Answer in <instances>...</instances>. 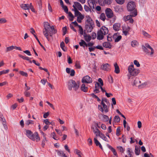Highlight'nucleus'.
I'll return each instance as SVG.
<instances>
[{"label": "nucleus", "mask_w": 157, "mask_h": 157, "mask_svg": "<svg viewBox=\"0 0 157 157\" xmlns=\"http://www.w3.org/2000/svg\"><path fill=\"white\" fill-rule=\"evenodd\" d=\"M44 28L43 29V33L48 40L49 41L48 35L52 36L53 34L56 33L57 31L55 29L54 26H51L48 22H44Z\"/></svg>", "instance_id": "f257e3e1"}, {"label": "nucleus", "mask_w": 157, "mask_h": 157, "mask_svg": "<svg viewBox=\"0 0 157 157\" xmlns=\"http://www.w3.org/2000/svg\"><path fill=\"white\" fill-rule=\"evenodd\" d=\"M86 18L85 28L88 32L90 33L94 27V22L89 16L86 15Z\"/></svg>", "instance_id": "f03ea898"}, {"label": "nucleus", "mask_w": 157, "mask_h": 157, "mask_svg": "<svg viewBox=\"0 0 157 157\" xmlns=\"http://www.w3.org/2000/svg\"><path fill=\"white\" fill-rule=\"evenodd\" d=\"M142 48L144 52L148 56L152 57L154 54V50L148 44L146 43L144 45L142 46Z\"/></svg>", "instance_id": "7ed1b4c3"}, {"label": "nucleus", "mask_w": 157, "mask_h": 157, "mask_svg": "<svg viewBox=\"0 0 157 157\" xmlns=\"http://www.w3.org/2000/svg\"><path fill=\"white\" fill-rule=\"evenodd\" d=\"M128 76L129 79H130L131 76L134 77L137 75L140 72L138 69L134 68V65L132 63H131V65L128 67Z\"/></svg>", "instance_id": "20e7f679"}, {"label": "nucleus", "mask_w": 157, "mask_h": 157, "mask_svg": "<svg viewBox=\"0 0 157 157\" xmlns=\"http://www.w3.org/2000/svg\"><path fill=\"white\" fill-rule=\"evenodd\" d=\"M108 33V30L107 28L102 26L97 33V39L99 40H101L104 38V35Z\"/></svg>", "instance_id": "39448f33"}, {"label": "nucleus", "mask_w": 157, "mask_h": 157, "mask_svg": "<svg viewBox=\"0 0 157 157\" xmlns=\"http://www.w3.org/2000/svg\"><path fill=\"white\" fill-rule=\"evenodd\" d=\"M79 84L77 83L73 80H71L68 82V88L70 90L73 89V90L77 91L79 88Z\"/></svg>", "instance_id": "423d86ee"}, {"label": "nucleus", "mask_w": 157, "mask_h": 157, "mask_svg": "<svg viewBox=\"0 0 157 157\" xmlns=\"http://www.w3.org/2000/svg\"><path fill=\"white\" fill-rule=\"evenodd\" d=\"M137 14V11L134 10V12L132 13L130 15L124 16L123 17V20L125 21H129L130 23H132L134 20L132 18V17H135Z\"/></svg>", "instance_id": "0eeeda50"}, {"label": "nucleus", "mask_w": 157, "mask_h": 157, "mask_svg": "<svg viewBox=\"0 0 157 157\" xmlns=\"http://www.w3.org/2000/svg\"><path fill=\"white\" fill-rule=\"evenodd\" d=\"M136 5L134 2L131 1L129 2L127 4V8L128 11H133V12L134 10H135Z\"/></svg>", "instance_id": "6e6552de"}, {"label": "nucleus", "mask_w": 157, "mask_h": 157, "mask_svg": "<svg viewBox=\"0 0 157 157\" xmlns=\"http://www.w3.org/2000/svg\"><path fill=\"white\" fill-rule=\"evenodd\" d=\"M101 105H99L98 107L100 111L102 112L107 113L108 111V109L107 106L105 104H101Z\"/></svg>", "instance_id": "1a4fd4ad"}, {"label": "nucleus", "mask_w": 157, "mask_h": 157, "mask_svg": "<svg viewBox=\"0 0 157 157\" xmlns=\"http://www.w3.org/2000/svg\"><path fill=\"white\" fill-rule=\"evenodd\" d=\"M105 13L106 16L108 18H112L113 15V11L109 8H107L106 9Z\"/></svg>", "instance_id": "9d476101"}, {"label": "nucleus", "mask_w": 157, "mask_h": 157, "mask_svg": "<svg viewBox=\"0 0 157 157\" xmlns=\"http://www.w3.org/2000/svg\"><path fill=\"white\" fill-rule=\"evenodd\" d=\"M82 83H90L92 82V80L90 77L86 75L82 78Z\"/></svg>", "instance_id": "9b49d317"}, {"label": "nucleus", "mask_w": 157, "mask_h": 157, "mask_svg": "<svg viewBox=\"0 0 157 157\" xmlns=\"http://www.w3.org/2000/svg\"><path fill=\"white\" fill-rule=\"evenodd\" d=\"M74 9L76 8L78 10L80 11H82V7L81 4L78 2H74V4L73 6Z\"/></svg>", "instance_id": "f8f14e48"}, {"label": "nucleus", "mask_w": 157, "mask_h": 157, "mask_svg": "<svg viewBox=\"0 0 157 157\" xmlns=\"http://www.w3.org/2000/svg\"><path fill=\"white\" fill-rule=\"evenodd\" d=\"M113 0H99V4L102 6H104L105 4L110 5V4Z\"/></svg>", "instance_id": "ddd939ff"}, {"label": "nucleus", "mask_w": 157, "mask_h": 157, "mask_svg": "<svg viewBox=\"0 0 157 157\" xmlns=\"http://www.w3.org/2000/svg\"><path fill=\"white\" fill-rule=\"evenodd\" d=\"M87 2L89 6L94 11V10L95 9V7L96 6L95 1L93 0H88Z\"/></svg>", "instance_id": "4468645a"}, {"label": "nucleus", "mask_w": 157, "mask_h": 157, "mask_svg": "<svg viewBox=\"0 0 157 157\" xmlns=\"http://www.w3.org/2000/svg\"><path fill=\"white\" fill-rule=\"evenodd\" d=\"M32 138H30L33 141H36L37 142L40 140V138L38 136V133L37 132H35L32 136Z\"/></svg>", "instance_id": "2eb2a0df"}, {"label": "nucleus", "mask_w": 157, "mask_h": 157, "mask_svg": "<svg viewBox=\"0 0 157 157\" xmlns=\"http://www.w3.org/2000/svg\"><path fill=\"white\" fill-rule=\"evenodd\" d=\"M91 128L93 130L94 133L95 134L96 136H99L101 132L97 128H95L93 126H92Z\"/></svg>", "instance_id": "dca6fc26"}, {"label": "nucleus", "mask_w": 157, "mask_h": 157, "mask_svg": "<svg viewBox=\"0 0 157 157\" xmlns=\"http://www.w3.org/2000/svg\"><path fill=\"white\" fill-rule=\"evenodd\" d=\"M119 34L118 33H115L113 36V38L114 39L115 42H118L121 38V36L120 35L118 36Z\"/></svg>", "instance_id": "f3484780"}, {"label": "nucleus", "mask_w": 157, "mask_h": 157, "mask_svg": "<svg viewBox=\"0 0 157 157\" xmlns=\"http://www.w3.org/2000/svg\"><path fill=\"white\" fill-rule=\"evenodd\" d=\"M109 65L108 63H105L103 64L101 66V68L103 70L108 71L109 70Z\"/></svg>", "instance_id": "a211bd4d"}, {"label": "nucleus", "mask_w": 157, "mask_h": 157, "mask_svg": "<svg viewBox=\"0 0 157 157\" xmlns=\"http://www.w3.org/2000/svg\"><path fill=\"white\" fill-rule=\"evenodd\" d=\"M121 24L118 23H116L113 25V29L116 31H118L120 29Z\"/></svg>", "instance_id": "6ab92c4d"}, {"label": "nucleus", "mask_w": 157, "mask_h": 157, "mask_svg": "<svg viewBox=\"0 0 157 157\" xmlns=\"http://www.w3.org/2000/svg\"><path fill=\"white\" fill-rule=\"evenodd\" d=\"M99 87H100L99 83L97 82L95 85V89L94 90V92L95 93H98L100 92Z\"/></svg>", "instance_id": "aec40b11"}, {"label": "nucleus", "mask_w": 157, "mask_h": 157, "mask_svg": "<svg viewBox=\"0 0 157 157\" xmlns=\"http://www.w3.org/2000/svg\"><path fill=\"white\" fill-rule=\"evenodd\" d=\"M103 46L106 48H109L110 49L112 46L110 43L108 42H104L103 44Z\"/></svg>", "instance_id": "412c9836"}, {"label": "nucleus", "mask_w": 157, "mask_h": 157, "mask_svg": "<svg viewBox=\"0 0 157 157\" xmlns=\"http://www.w3.org/2000/svg\"><path fill=\"white\" fill-rule=\"evenodd\" d=\"M114 65L115 68L114 72L116 74L119 73L120 72V70L117 64L116 63L114 64Z\"/></svg>", "instance_id": "4be33fe9"}, {"label": "nucleus", "mask_w": 157, "mask_h": 157, "mask_svg": "<svg viewBox=\"0 0 157 157\" xmlns=\"http://www.w3.org/2000/svg\"><path fill=\"white\" fill-rule=\"evenodd\" d=\"M21 8L24 10H29V4H22L20 5Z\"/></svg>", "instance_id": "5701e85b"}, {"label": "nucleus", "mask_w": 157, "mask_h": 157, "mask_svg": "<svg viewBox=\"0 0 157 157\" xmlns=\"http://www.w3.org/2000/svg\"><path fill=\"white\" fill-rule=\"evenodd\" d=\"M26 136L30 139L32 138V136L33 135L32 132L29 130H27L26 131Z\"/></svg>", "instance_id": "b1692460"}, {"label": "nucleus", "mask_w": 157, "mask_h": 157, "mask_svg": "<svg viewBox=\"0 0 157 157\" xmlns=\"http://www.w3.org/2000/svg\"><path fill=\"white\" fill-rule=\"evenodd\" d=\"M81 89L82 91L86 92L87 91L88 88L85 86L84 84L83 83L81 85Z\"/></svg>", "instance_id": "393cba45"}, {"label": "nucleus", "mask_w": 157, "mask_h": 157, "mask_svg": "<svg viewBox=\"0 0 157 157\" xmlns=\"http://www.w3.org/2000/svg\"><path fill=\"white\" fill-rule=\"evenodd\" d=\"M107 146L111 150L112 152H113V154L117 156V154L115 150L111 146L109 145V144H107Z\"/></svg>", "instance_id": "a878e982"}, {"label": "nucleus", "mask_w": 157, "mask_h": 157, "mask_svg": "<svg viewBox=\"0 0 157 157\" xmlns=\"http://www.w3.org/2000/svg\"><path fill=\"white\" fill-rule=\"evenodd\" d=\"M94 143L97 146H98L101 149H102V146L99 141L97 140V138H94Z\"/></svg>", "instance_id": "bb28decb"}, {"label": "nucleus", "mask_w": 157, "mask_h": 157, "mask_svg": "<svg viewBox=\"0 0 157 157\" xmlns=\"http://www.w3.org/2000/svg\"><path fill=\"white\" fill-rule=\"evenodd\" d=\"M139 83H141V82L139 81L138 78H136L134 81V85L136 86H140V85Z\"/></svg>", "instance_id": "cd10ccee"}, {"label": "nucleus", "mask_w": 157, "mask_h": 157, "mask_svg": "<svg viewBox=\"0 0 157 157\" xmlns=\"http://www.w3.org/2000/svg\"><path fill=\"white\" fill-rule=\"evenodd\" d=\"M41 133L43 135L44 139L42 141L41 145L43 147H44L45 144V142L47 141L46 138L45 136V134L42 132H41Z\"/></svg>", "instance_id": "c85d7f7f"}, {"label": "nucleus", "mask_w": 157, "mask_h": 157, "mask_svg": "<svg viewBox=\"0 0 157 157\" xmlns=\"http://www.w3.org/2000/svg\"><path fill=\"white\" fill-rule=\"evenodd\" d=\"M84 16L82 14L77 17V21L78 23H81L82 20L84 18Z\"/></svg>", "instance_id": "c756f323"}, {"label": "nucleus", "mask_w": 157, "mask_h": 157, "mask_svg": "<svg viewBox=\"0 0 157 157\" xmlns=\"http://www.w3.org/2000/svg\"><path fill=\"white\" fill-rule=\"evenodd\" d=\"M117 150L121 153H123L125 151L124 148L122 146H117Z\"/></svg>", "instance_id": "7c9ffc66"}, {"label": "nucleus", "mask_w": 157, "mask_h": 157, "mask_svg": "<svg viewBox=\"0 0 157 157\" xmlns=\"http://www.w3.org/2000/svg\"><path fill=\"white\" fill-rule=\"evenodd\" d=\"M73 11L75 12V16H79L82 14L80 12L77 10L76 8H75V9H74L73 10Z\"/></svg>", "instance_id": "2f4dec72"}, {"label": "nucleus", "mask_w": 157, "mask_h": 157, "mask_svg": "<svg viewBox=\"0 0 157 157\" xmlns=\"http://www.w3.org/2000/svg\"><path fill=\"white\" fill-rule=\"evenodd\" d=\"M14 49V46L12 45L10 46L7 47L6 50V52H7L10 51Z\"/></svg>", "instance_id": "473e14b6"}, {"label": "nucleus", "mask_w": 157, "mask_h": 157, "mask_svg": "<svg viewBox=\"0 0 157 157\" xmlns=\"http://www.w3.org/2000/svg\"><path fill=\"white\" fill-rule=\"evenodd\" d=\"M84 37L85 40L87 42L89 41L91 39V37L90 35H84Z\"/></svg>", "instance_id": "72a5a7b5"}, {"label": "nucleus", "mask_w": 157, "mask_h": 157, "mask_svg": "<svg viewBox=\"0 0 157 157\" xmlns=\"http://www.w3.org/2000/svg\"><path fill=\"white\" fill-rule=\"evenodd\" d=\"M123 8L121 7H116L115 8V11L117 12H120L123 11Z\"/></svg>", "instance_id": "f704fd0d"}, {"label": "nucleus", "mask_w": 157, "mask_h": 157, "mask_svg": "<svg viewBox=\"0 0 157 157\" xmlns=\"http://www.w3.org/2000/svg\"><path fill=\"white\" fill-rule=\"evenodd\" d=\"M140 147H138L136 146H135V154L136 155H138L140 154Z\"/></svg>", "instance_id": "c9c22d12"}, {"label": "nucleus", "mask_w": 157, "mask_h": 157, "mask_svg": "<svg viewBox=\"0 0 157 157\" xmlns=\"http://www.w3.org/2000/svg\"><path fill=\"white\" fill-rule=\"evenodd\" d=\"M100 18L101 20L104 21L106 18L105 14L104 13H101L100 15Z\"/></svg>", "instance_id": "e433bc0d"}, {"label": "nucleus", "mask_w": 157, "mask_h": 157, "mask_svg": "<svg viewBox=\"0 0 157 157\" xmlns=\"http://www.w3.org/2000/svg\"><path fill=\"white\" fill-rule=\"evenodd\" d=\"M142 33L143 35L148 38H151V36L149 34L147 33L144 31H142Z\"/></svg>", "instance_id": "4c0bfd02"}, {"label": "nucleus", "mask_w": 157, "mask_h": 157, "mask_svg": "<svg viewBox=\"0 0 157 157\" xmlns=\"http://www.w3.org/2000/svg\"><path fill=\"white\" fill-rule=\"evenodd\" d=\"M34 124L33 121L32 120H27V121L25 123L26 125L28 126L30 124Z\"/></svg>", "instance_id": "58836bf2"}, {"label": "nucleus", "mask_w": 157, "mask_h": 157, "mask_svg": "<svg viewBox=\"0 0 157 157\" xmlns=\"http://www.w3.org/2000/svg\"><path fill=\"white\" fill-rule=\"evenodd\" d=\"M122 29H123V30H124V31H127L128 32L130 30L131 28H130V27H129L128 26H124L123 27Z\"/></svg>", "instance_id": "ea45409f"}, {"label": "nucleus", "mask_w": 157, "mask_h": 157, "mask_svg": "<svg viewBox=\"0 0 157 157\" xmlns=\"http://www.w3.org/2000/svg\"><path fill=\"white\" fill-rule=\"evenodd\" d=\"M120 121V117L118 116H115L114 118V121L115 122H118Z\"/></svg>", "instance_id": "a19ab883"}, {"label": "nucleus", "mask_w": 157, "mask_h": 157, "mask_svg": "<svg viewBox=\"0 0 157 157\" xmlns=\"http://www.w3.org/2000/svg\"><path fill=\"white\" fill-rule=\"evenodd\" d=\"M109 103L108 101L106 98H103L102 99L101 104H105L106 103V104H108Z\"/></svg>", "instance_id": "79ce46f5"}, {"label": "nucleus", "mask_w": 157, "mask_h": 157, "mask_svg": "<svg viewBox=\"0 0 157 157\" xmlns=\"http://www.w3.org/2000/svg\"><path fill=\"white\" fill-rule=\"evenodd\" d=\"M116 2L119 4L122 5L125 2V0H115Z\"/></svg>", "instance_id": "37998d69"}, {"label": "nucleus", "mask_w": 157, "mask_h": 157, "mask_svg": "<svg viewBox=\"0 0 157 157\" xmlns=\"http://www.w3.org/2000/svg\"><path fill=\"white\" fill-rule=\"evenodd\" d=\"M65 44L64 43L63 41L61 42L60 44V47L64 51H66V49L64 48Z\"/></svg>", "instance_id": "c03bdc74"}, {"label": "nucleus", "mask_w": 157, "mask_h": 157, "mask_svg": "<svg viewBox=\"0 0 157 157\" xmlns=\"http://www.w3.org/2000/svg\"><path fill=\"white\" fill-rule=\"evenodd\" d=\"M131 45L133 47H134L138 44V43L136 40L132 41L131 42Z\"/></svg>", "instance_id": "a18cd8bd"}, {"label": "nucleus", "mask_w": 157, "mask_h": 157, "mask_svg": "<svg viewBox=\"0 0 157 157\" xmlns=\"http://www.w3.org/2000/svg\"><path fill=\"white\" fill-rule=\"evenodd\" d=\"M78 27L79 28V33L81 35H82L83 34V30L82 28L80 25H78Z\"/></svg>", "instance_id": "49530a36"}, {"label": "nucleus", "mask_w": 157, "mask_h": 157, "mask_svg": "<svg viewBox=\"0 0 157 157\" xmlns=\"http://www.w3.org/2000/svg\"><path fill=\"white\" fill-rule=\"evenodd\" d=\"M120 132H121V127H118L117 129L116 133V135L117 136H119L120 135Z\"/></svg>", "instance_id": "de8ad7c7"}, {"label": "nucleus", "mask_w": 157, "mask_h": 157, "mask_svg": "<svg viewBox=\"0 0 157 157\" xmlns=\"http://www.w3.org/2000/svg\"><path fill=\"white\" fill-rule=\"evenodd\" d=\"M127 151L128 153V155L129 156V157H132V153H133V152L132 151H130V148H128L127 149Z\"/></svg>", "instance_id": "09e8293b"}, {"label": "nucleus", "mask_w": 157, "mask_h": 157, "mask_svg": "<svg viewBox=\"0 0 157 157\" xmlns=\"http://www.w3.org/2000/svg\"><path fill=\"white\" fill-rule=\"evenodd\" d=\"M18 56L24 59H25L27 60H29V58L28 57H25L21 55H19Z\"/></svg>", "instance_id": "8fccbe9b"}, {"label": "nucleus", "mask_w": 157, "mask_h": 157, "mask_svg": "<svg viewBox=\"0 0 157 157\" xmlns=\"http://www.w3.org/2000/svg\"><path fill=\"white\" fill-rule=\"evenodd\" d=\"M9 70H3L2 71H0V75H1L2 74H6L9 72Z\"/></svg>", "instance_id": "3c124183"}, {"label": "nucleus", "mask_w": 157, "mask_h": 157, "mask_svg": "<svg viewBox=\"0 0 157 157\" xmlns=\"http://www.w3.org/2000/svg\"><path fill=\"white\" fill-rule=\"evenodd\" d=\"M84 9L87 12L91 11L90 9L88 6L86 5H84Z\"/></svg>", "instance_id": "603ef678"}, {"label": "nucleus", "mask_w": 157, "mask_h": 157, "mask_svg": "<svg viewBox=\"0 0 157 157\" xmlns=\"http://www.w3.org/2000/svg\"><path fill=\"white\" fill-rule=\"evenodd\" d=\"M102 116L104 121L106 122L107 121H108L109 118L107 116L103 115H102Z\"/></svg>", "instance_id": "864d4df0"}, {"label": "nucleus", "mask_w": 157, "mask_h": 157, "mask_svg": "<svg viewBox=\"0 0 157 157\" xmlns=\"http://www.w3.org/2000/svg\"><path fill=\"white\" fill-rule=\"evenodd\" d=\"M75 67L78 69H80L81 67L80 63L78 61H76L75 64Z\"/></svg>", "instance_id": "5fc2aeb1"}, {"label": "nucleus", "mask_w": 157, "mask_h": 157, "mask_svg": "<svg viewBox=\"0 0 157 157\" xmlns=\"http://www.w3.org/2000/svg\"><path fill=\"white\" fill-rule=\"evenodd\" d=\"M44 122L45 123L46 125H48L52 124L51 122H50L48 119H46L44 120Z\"/></svg>", "instance_id": "6e6d98bb"}, {"label": "nucleus", "mask_w": 157, "mask_h": 157, "mask_svg": "<svg viewBox=\"0 0 157 157\" xmlns=\"http://www.w3.org/2000/svg\"><path fill=\"white\" fill-rule=\"evenodd\" d=\"M19 73L21 75L23 76L27 77L28 76V74L27 73L24 72L23 71H20L19 72Z\"/></svg>", "instance_id": "4d7b16f0"}, {"label": "nucleus", "mask_w": 157, "mask_h": 157, "mask_svg": "<svg viewBox=\"0 0 157 157\" xmlns=\"http://www.w3.org/2000/svg\"><path fill=\"white\" fill-rule=\"evenodd\" d=\"M134 64L136 65L137 67H139L140 66L139 63L137 60H134L133 61Z\"/></svg>", "instance_id": "13d9d810"}, {"label": "nucleus", "mask_w": 157, "mask_h": 157, "mask_svg": "<svg viewBox=\"0 0 157 157\" xmlns=\"http://www.w3.org/2000/svg\"><path fill=\"white\" fill-rule=\"evenodd\" d=\"M7 22L6 20L4 18H0V23H4Z\"/></svg>", "instance_id": "bf43d9fd"}, {"label": "nucleus", "mask_w": 157, "mask_h": 157, "mask_svg": "<svg viewBox=\"0 0 157 157\" xmlns=\"http://www.w3.org/2000/svg\"><path fill=\"white\" fill-rule=\"evenodd\" d=\"M91 95L93 98H95L97 99V101H101V100L96 95H95L93 93L91 94Z\"/></svg>", "instance_id": "052dcab7"}, {"label": "nucleus", "mask_w": 157, "mask_h": 157, "mask_svg": "<svg viewBox=\"0 0 157 157\" xmlns=\"http://www.w3.org/2000/svg\"><path fill=\"white\" fill-rule=\"evenodd\" d=\"M84 44H85V42L84 40H81V42L79 43L80 46L85 47Z\"/></svg>", "instance_id": "680f3d73"}, {"label": "nucleus", "mask_w": 157, "mask_h": 157, "mask_svg": "<svg viewBox=\"0 0 157 157\" xmlns=\"http://www.w3.org/2000/svg\"><path fill=\"white\" fill-rule=\"evenodd\" d=\"M75 152L76 154H77L78 155V157L79 156V155H81V151L78 150V149H75Z\"/></svg>", "instance_id": "e2e57ef3"}, {"label": "nucleus", "mask_w": 157, "mask_h": 157, "mask_svg": "<svg viewBox=\"0 0 157 157\" xmlns=\"http://www.w3.org/2000/svg\"><path fill=\"white\" fill-rule=\"evenodd\" d=\"M95 9L97 11H100L101 10V8L100 6H97L95 7Z\"/></svg>", "instance_id": "0e129e2a"}, {"label": "nucleus", "mask_w": 157, "mask_h": 157, "mask_svg": "<svg viewBox=\"0 0 157 157\" xmlns=\"http://www.w3.org/2000/svg\"><path fill=\"white\" fill-rule=\"evenodd\" d=\"M98 81V83H100L101 85L100 86H102L103 85V82L102 79L101 78H99Z\"/></svg>", "instance_id": "69168bd1"}, {"label": "nucleus", "mask_w": 157, "mask_h": 157, "mask_svg": "<svg viewBox=\"0 0 157 157\" xmlns=\"http://www.w3.org/2000/svg\"><path fill=\"white\" fill-rule=\"evenodd\" d=\"M24 95L26 97H29L30 95V93L27 91H25L24 93Z\"/></svg>", "instance_id": "338daca9"}, {"label": "nucleus", "mask_w": 157, "mask_h": 157, "mask_svg": "<svg viewBox=\"0 0 157 157\" xmlns=\"http://www.w3.org/2000/svg\"><path fill=\"white\" fill-rule=\"evenodd\" d=\"M75 71L73 69H71L70 71V75L71 76H73L75 75Z\"/></svg>", "instance_id": "774afa93"}]
</instances>
